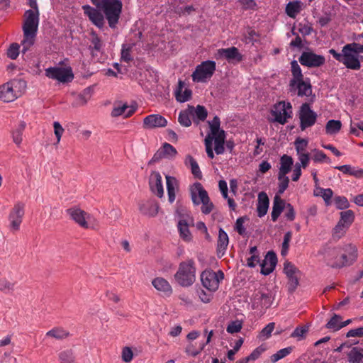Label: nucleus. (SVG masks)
<instances>
[{"label":"nucleus","instance_id":"nucleus-1","mask_svg":"<svg viewBox=\"0 0 363 363\" xmlns=\"http://www.w3.org/2000/svg\"><path fill=\"white\" fill-rule=\"evenodd\" d=\"M319 253L323 255L327 264L333 268L351 265L357 257V247L350 244L335 247L325 246Z\"/></svg>","mask_w":363,"mask_h":363},{"label":"nucleus","instance_id":"nucleus-2","mask_svg":"<svg viewBox=\"0 0 363 363\" xmlns=\"http://www.w3.org/2000/svg\"><path fill=\"white\" fill-rule=\"evenodd\" d=\"M40 21V11L27 10L23 15L22 30L23 39L21 41L22 54L26 52L34 45Z\"/></svg>","mask_w":363,"mask_h":363},{"label":"nucleus","instance_id":"nucleus-3","mask_svg":"<svg viewBox=\"0 0 363 363\" xmlns=\"http://www.w3.org/2000/svg\"><path fill=\"white\" fill-rule=\"evenodd\" d=\"M92 4L101 12L108 21L111 28H115L122 11L121 0H91Z\"/></svg>","mask_w":363,"mask_h":363},{"label":"nucleus","instance_id":"nucleus-4","mask_svg":"<svg viewBox=\"0 0 363 363\" xmlns=\"http://www.w3.org/2000/svg\"><path fill=\"white\" fill-rule=\"evenodd\" d=\"M26 86L25 80L13 79L0 86V99L4 102L13 101L23 94Z\"/></svg>","mask_w":363,"mask_h":363},{"label":"nucleus","instance_id":"nucleus-5","mask_svg":"<svg viewBox=\"0 0 363 363\" xmlns=\"http://www.w3.org/2000/svg\"><path fill=\"white\" fill-rule=\"evenodd\" d=\"M174 278L182 286H191L196 281V263L194 260L188 259L182 262L174 274Z\"/></svg>","mask_w":363,"mask_h":363},{"label":"nucleus","instance_id":"nucleus-6","mask_svg":"<svg viewBox=\"0 0 363 363\" xmlns=\"http://www.w3.org/2000/svg\"><path fill=\"white\" fill-rule=\"evenodd\" d=\"M211 133L206 137L213 138L214 141V150L217 155H222L225 151V132L220 129V121L218 116H216L211 121H208Z\"/></svg>","mask_w":363,"mask_h":363},{"label":"nucleus","instance_id":"nucleus-7","mask_svg":"<svg viewBox=\"0 0 363 363\" xmlns=\"http://www.w3.org/2000/svg\"><path fill=\"white\" fill-rule=\"evenodd\" d=\"M328 52L337 61L344 65L347 69L359 70L361 68L359 56L344 47H342L341 52H338L334 49H330Z\"/></svg>","mask_w":363,"mask_h":363},{"label":"nucleus","instance_id":"nucleus-8","mask_svg":"<svg viewBox=\"0 0 363 363\" xmlns=\"http://www.w3.org/2000/svg\"><path fill=\"white\" fill-rule=\"evenodd\" d=\"M216 68L214 61L206 60L197 65L191 74L194 82H206L213 75Z\"/></svg>","mask_w":363,"mask_h":363},{"label":"nucleus","instance_id":"nucleus-9","mask_svg":"<svg viewBox=\"0 0 363 363\" xmlns=\"http://www.w3.org/2000/svg\"><path fill=\"white\" fill-rule=\"evenodd\" d=\"M271 114L274 116V122L284 125L292 118V106L289 102L279 101L273 106Z\"/></svg>","mask_w":363,"mask_h":363},{"label":"nucleus","instance_id":"nucleus-10","mask_svg":"<svg viewBox=\"0 0 363 363\" xmlns=\"http://www.w3.org/2000/svg\"><path fill=\"white\" fill-rule=\"evenodd\" d=\"M45 76L49 79L67 84L74 79V74L70 67H53L45 69Z\"/></svg>","mask_w":363,"mask_h":363},{"label":"nucleus","instance_id":"nucleus-11","mask_svg":"<svg viewBox=\"0 0 363 363\" xmlns=\"http://www.w3.org/2000/svg\"><path fill=\"white\" fill-rule=\"evenodd\" d=\"M223 279L224 274L221 270L217 272L211 269L205 270L201 274L202 285L211 291H216L218 289L220 281Z\"/></svg>","mask_w":363,"mask_h":363},{"label":"nucleus","instance_id":"nucleus-12","mask_svg":"<svg viewBox=\"0 0 363 363\" xmlns=\"http://www.w3.org/2000/svg\"><path fill=\"white\" fill-rule=\"evenodd\" d=\"M176 213L179 217L178 230L180 237L184 241H190L191 240V235L189 226L192 223V218L186 212V210L182 208H177Z\"/></svg>","mask_w":363,"mask_h":363},{"label":"nucleus","instance_id":"nucleus-13","mask_svg":"<svg viewBox=\"0 0 363 363\" xmlns=\"http://www.w3.org/2000/svg\"><path fill=\"white\" fill-rule=\"evenodd\" d=\"M317 117V113L311 108L308 104H303L300 108L298 115L301 130H305L306 128L313 126L316 122Z\"/></svg>","mask_w":363,"mask_h":363},{"label":"nucleus","instance_id":"nucleus-14","mask_svg":"<svg viewBox=\"0 0 363 363\" xmlns=\"http://www.w3.org/2000/svg\"><path fill=\"white\" fill-rule=\"evenodd\" d=\"M298 62L303 66L309 68H315L323 66L325 63L323 55H318L311 50L303 51L298 58Z\"/></svg>","mask_w":363,"mask_h":363},{"label":"nucleus","instance_id":"nucleus-15","mask_svg":"<svg viewBox=\"0 0 363 363\" xmlns=\"http://www.w3.org/2000/svg\"><path fill=\"white\" fill-rule=\"evenodd\" d=\"M289 92L291 95L298 96H308L312 93V86L309 79H301L299 81H289Z\"/></svg>","mask_w":363,"mask_h":363},{"label":"nucleus","instance_id":"nucleus-16","mask_svg":"<svg viewBox=\"0 0 363 363\" xmlns=\"http://www.w3.org/2000/svg\"><path fill=\"white\" fill-rule=\"evenodd\" d=\"M24 208L25 205L18 202L15 204L11 211L9 216V220L10 223V228L12 230L17 231L19 230L25 213Z\"/></svg>","mask_w":363,"mask_h":363},{"label":"nucleus","instance_id":"nucleus-17","mask_svg":"<svg viewBox=\"0 0 363 363\" xmlns=\"http://www.w3.org/2000/svg\"><path fill=\"white\" fill-rule=\"evenodd\" d=\"M354 218V215L352 210L342 211L340 213V220L335 228L334 234L340 238L345 231V229L348 228L352 223Z\"/></svg>","mask_w":363,"mask_h":363},{"label":"nucleus","instance_id":"nucleus-18","mask_svg":"<svg viewBox=\"0 0 363 363\" xmlns=\"http://www.w3.org/2000/svg\"><path fill=\"white\" fill-rule=\"evenodd\" d=\"M284 271L289 279V291L293 292L296 290L298 285V279L296 276V273L299 272V271L294 264L289 262H285Z\"/></svg>","mask_w":363,"mask_h":363},{"label":"nucleus","instance_id":"nucleus-19","mask_svg":"<svg viewBox=\"0 0 363 363\" xmlns=\"http://www.w3.org/2000/svg\"><path fill=\"white\" fill-rule=\"evenodd\" d=\"M216 55L217 57L225 58L229 62L233 63L240 62L242 60V55L236 47L218 49Z\"/></svg>","mask_w":363,"mask_h":363},{"label":"nucleus","instance_id":"nucleus-20","mask_svg":"<svg viewBox=\"0 0 363 363\" xmlns=\"http://www.w3.org/2000/svg\"><path fill=\"white\" fill-rule=\"evenodd\" d=\"M66 212L69 218L74 220L75 223H77L81 227L84 228H88L86 220L89 218V215L84 211L77 207H73L67 209Z\"/></svg>","mask_w":363,"mask_h":363},{"label":"nucleus","instance_id":"nucleus-21","mask_svg":"<svg viewBox=\"0 0 363 363\" xmlns=\"http://www.w3.org/2000/svg\"><path fill=\"white\" fill-rule=\"evenodd\" d=\"M167 125V119L160 114L148 115L143 119V128L145 129L164 128Z\"/></svg>","mask_w":363,"mask_h":363},{"label":"nucleus","instance_id":"nucleus-22","mask_svg":"<svg viewBox=\"0 0 363 363\" xmlns=\"http://www.w3.org/2000/svg\"><path fill=\"white\" fill-rule=\"evenodd\" d=\"M84 13L89 17L90 21L97 27L101 28L104 25V16L97 8L94 9L89 5L83 6Z\"/></svg>","mask_w":363,"mask_h":363},{"label":"nucleus","instance_id":"nucleus-23","mask_svg":"<svg viewBox=\"0 0 363 363\" xmlns=\"http://www.w3.org/2000/svg\"><path fill=\"white\" fill-rule=\"evenodd\" d=\"M277 263V255L273 251H269L267 253L264 259L260 264L261 273L264 275H269L271 274Z\"/></svg>","mask_w":363,"mask_h":363},{"label":"nucleus","instance_id":"nucleus-24","mask_svg":"<svg viewBox=\"0 0 363 363\" xmlns=\"http://www.w3.org/2000/svg\"><path fill=\"white\" fill-rule=\"evenodd\" d=\"M150 187L152 193L159 198L164 195V189L162 186V177L158 172H153L150 177Z\"/></svg>","mask_w":363,"mask_h":363},{"label":"nucleus","instance_id":"nucleus-25","mask_svg":"<svg viewBox=\"0 0 363 363\" xmlns=\"http://www.w3.org/2000/svg\"><path fill=\"white\" fill-rule=\"evenodd\" d=\"M139 210L145 216L155 217L158 213L159 205L155 200L150 199L140 202Z\"/></svg>","mask_w":363,"mask_h":363},{"label":"nucleus","instance_id":"nucleus-26","mask_svg":"<svg viewBox=\"0 0 363 363\" xmlns=\"http://www.w3.org/2000/svg\"><path fill=\"white\" fill-rule=\"evenodd\" d=\"M135 111V108L133 106H129L127 104H123L119 101L114 104L113 108L111 111L112 117L123 116L128 118L131 116Z\"/></svg>","mask_w":363,"mask_h":363},{"label":"nucleus","instance_id":"nucleus-27","mask_svg":"<svg viewBox=\"0 0 363 363\" xmlns=\"http://www.w3.org/2000/svg\"><path fill=\"white\" fill-rule=\"evenodd\" d=\"M272 303V296L269 294L257 291L253 297L252 306L254 308L261 307L262 308H268Z\"/></svg>","mask_w":363,"mask_h":363},{"label":"nucleus","instance_id":"nucleus-28","mask_svg":"<svg viewBox=\"0 0 363 363\" xmlns=\"http://www.w3.org/2000/svg\"><path fill=\"white\" fill-rule=\"evenodd\" d=\"M190 196L193 203L199 206V200H203L208 196L207 191L201 183L196 182L190 188Z\"/></svg>","mask_w":363,"mask_h":363},{"label":"nucleus","instance_id":"nucleus-29","mask_svg":"<svg viewBox=\"0 0 363 363\" xmlns=\"http://www.w3.org/2000/svg\"><path fill=\"white\" fill-rule=\"evenodd\" d=\"M229 243V238L228 234L223 228H220L218 231V238L217 240V255L218 257H222L227 250Z\"/></svg>","mask_w":363,"mask_h":363},{"label":"nucleus","instance_id":"nucleus-30","mask_svg":"<svg viewBox=\"0 0 363 363\" xmlns=\"http://www.w3.org/2000/svg\"><path fill=\"white\" fill-rule=\"evenodd\" d=\"M286 202L278 195H276L273 200L272 211L271 213L272 220L275 222L286 207Z\"/></svg>","mask_w":363,"mask_h":363},{"label":"nucleus","instance_id":"nucleus-31","mask_svg":"<svg viewBox=\"0 0 363 363\" xmlns=\"http://www.w3.org/2000/svg\"><path fill=\"white\" fill-rule=\"evenodd\" d=\"M153 286L165 296H169L172 293V289L169 283L162 277H157L152 281Z\"/></svg>","mask_w":363,"mask_h":363},{"label":"nucleus","instance_id":"nucleus-32","mask_svg":"<svg viewBox=\"0 0 363 363\" xmlns=\"http://www.w3.org/2000/svg\"><path fill=\"white\" fill-rule=\"evenodd\" d=\"M269 205V200L266 193L260 192L258 194L257 211L259 217L262 218L267 214Z\"/></svg>","mask_w":363,"mask_h":363},{"label":"nucleus","instance_id":"nucleus-33","mask_svg":"<svg viewBox=\"0 0 363 363\" xmlns=\"http://www.w3.org/2000/svg\"><path fill=\"white\" fill-rule=\"evenodd\" d=\"M69 335V332L61 327H55L48 331L45 334V337H52L58 340H64L68 337Z\"/></svg>","mask_w":363,"mask_h":363},{"label":"nucleus","instance_id":"nucleus-34","mask_svg":"<svg viewBox=\"0 0 363 363\" xmlns=\"http://www.w3.org/2000/svg\"><path fill=\"white\" fill-rule=\"evenodd\" d=\"M350 363L363 362V348L354 347L347 354Z\"/></svg>","mask_w":363,"mask_h":363},{"label":"nucleus","instance_id":"nucleus-35","mask_svg":"<svg viewBox=\"0 0 363 363\" xmlns=\"http://www.w3.org/2000/svg\"><path fill=\"white\" fill-rule=\"evenodd\" d=\"M194 115V106H189V108L182 111L179 113L178 117L179 123L184 127H189L191 125V121L190 119V116Z\"/></svg>","mask_w":363,"mask_h":363},{"label":"nucleus","instance_id":"nucleus-36","mask_svg":"<svg viewBox=\"0 0 363 363\" xmlns=\"http://www.w3.org/2000/svg\"><path fill=\"white\" fill-rule=\"evenodd\" d=\"M185 164L189 166L191 172L195 178L198 179H202V173L200 170L199 166L197 162L191 155H187L185 160Z\"/></svg>","mask_w":363,"mask_h":363},{"label":"nucleus","instance_id":"nucleus-37","mask_svg":"<svg viewBox=\"0 0 363 363\" xmlns=\"http://www.w3.org/2000/svg\"><path fill=\"white\" fill-rule=\"evenodd\" d=\"M167 189L168 200L169 203H173L175 200V189L177 186V180L174 177L166 176Z\"/></svg>","mask_w":363,"mask_h":363},{"label":"nucleus","instance_id":"nucleus-38","mask_svg":"<svg viewBox=\"0 0 363 363\" xmlns=\"http://www.w3.org/2000/svg\"><path fill=\"white\" fill-rule=\"evenodd\" d=\"M356 40L359 43H348L343 47L349 51L359 55V53H363V34L358 35L356 38Z\"/></svg>","mask_w":363,"mask_h":363},{"label":"nucleus","instance_id":"nucleus-39","mask_svg":"<svg viewBox=\"0 0 363 363\" xmlns=\"http://www.w3.org/2000/svg\"><path fill=\"white\" fill-rule=\"evenodd\" d=\"M301 2L294 1L289 2L285 9L286 13L292 18H295L296 15L301 11Z\"/></svg>","mask_w":363,"mask_h":363},{"label":"nucleus","instance_id":"nucleus-40","mask_svg":"<svg viewBox=\"0 0 363 363\" xmlns=\"http://www.w3.org/2000/svg\"><path fill=\"white\" fill-rule=\"evenodd\" d=\"M294 160L291 156L284 155L280 160V167L279 173L288 174L293 165Z\"/></svg>","mask_w":363,"mask_h":363},{"label":"nucleus","instance_id":"nucleus-41","mask_svg":"<svg viewBox=\"0 0 363 363\" xmlns=\"http://www.w3.org/2000/svg\"><path fill=\"white\" fill-rule=\"evenodd\" d=\"M294 347L289 346L283 349L279 350L276 353L270 356L269 360L271 363H276L279 360L284 359V357L289 355L294 350Z\"/></svg>","mask_w":363,"mask_h":363},{"label":"nucleus","instance_id":"nucleus-42","mask_svg":"<svg viewBox=\"0 0 363 363\" xmlns=\"http://www.w3.org/2000/svg\"><path fill=\"white\" fill-rule=\"evenodd\" d=\"M291 72L292 78L290 81H299L304 79L301 68L296 60L291 62Z\"/></svg>","mask_w":363,"mask_h":363},{"label":"nucleus","instance_id":"nucleus-43","mask_svg":"<svg viewBox=\"0 0 363 363\" xmlns=\"http://www.w3.org/2000/svg\"><path fill=\"white\" fill-rule=\"evenodd\" d=\"M26 126V123L24 121H21L16 128L12 132L13 141L16 145H20L22 142L23 132L24 131Z\"/></svg>","mask_w":363,"mask_h":363},{"label":"nucleus","instance_id":"nucleus-44","mask_svg":"<svg viewBox=\"0 0 363 363\" xmlns=\"http://www.w3.org/2000/svg\"><path fill=\"white\" fill-rule=\"evenodd\" d=\"M60 363H76L75 356L72 350L62 351L58 354Z\"/></svg>","mask_w":363,"mask_h":363},{"label":"nucleus","instance_id":"nucleus-45","mask_svg":"<svg viewBox=\"0 0 363 363\" xmlns=\"http://www.w3.org/2000/svg\"><path fill=\"white\" fill-rule=\"evenodd\" d=\"M250 254L251 256L247 259V265L250 267H255L260 261L256 246L250 247Z\"/></svg>","mask_w":363,"mask_h":363},{"label":"nucleus","instance_id":"nucleus-46","mask_svg":"<svg viewBox=\"0 0 363 363\" xmlns=\"http://www.w3.org/2000/svg\"><path fill=\"white\" fill-rule=\"evenodd\" d=\"M342 318L340 315L334 314L330 320L325 325L326 328L337 331L340 329Z\"/></svg>","mask_w":363,"mask_h":363},{"label":"nucleus","instance_id":"nucleus-47","mask_svg":"<svg viewBox=\"0 0 363 363\" xmlns=\"http://www.w3.org/2000/svg\"><path fill=\"white\" fill-rule=\"evenodd\" d=\"M309 330L307 325H301L296 328V329L291 334V337L297 338L298 340H303Z\"/></svg>","mask_w":363,"mask_h":363},{"label":"nucleus","instance_id":"nucleus-48","mask_svg":"<svg viewBox=\"0 0 363 363\" xmlns=\"http://www.w3.org/2000/svg\"><path fill=\"white\" fill-rule=\"evenodd\" d=\"M342 126L340 121L330 120L325 125V130L328 134H335L337 133Z\"/></svg>","mask_w":363,"mask_h":363},{"label":"nucleus","instance_id":"nucleus-49","mask_svg":"<svg viewBox=\"0 0 363 363\" xmlns=\"http://www.w3.org/2000/svg\"><path fill=\"white\" fill-rule=\"evenodd\" d=\"M287 174H278V180H279V190L278 192L281 194H283L286 189L288 188L289 179L286 176Z\"/></svg>","mask_w":363,"mask_h":363},{"label":"nucleus","instance_id":"nucleus-50","mask_svg":"<svg viewBox=\"0 0 363 363\" xmlns=\"http://www.w3.org/2000/svg\"><path fill=\"white\" fill-rule=\"evenodd\" d=\"M164 157L169 159L175 157L177 154V151L172 145L167 143H164L161 147Z\"/></svg>","mask_w":363,"mask_h":363},{"label":"nucleus","instance_id":"nucleus-51","mask_svg":"<svg viewBox=\"0 0 363 363\" xmlns=\"http://www.w3.org/2000/svg\"><path fill=\"white\" fill-rule=\"evenodd\" d=\"M200 204H202L201 211L204 214H209L214 208V205L211 201L209 196L203 200H199V205Z\"/></svg>","mask_w":363,"mask_h":363},{"label":"nucleus","instance_id":"nucleus-52","mask_svg":"<svg viewBox=\"0 0 363 363\" xmlns=\"http://www.w3.org/2000/svg\"><path fill=\"white\" fill-rule=\"evenodd\" d=\"M103 47V43L99 38V37L94 33H92V38L91 40V45L89 46V49L91 50H95L97 52H100Z\"/></svg>","mask_w":363,"mask_h":363},{"label":"nucleus","instance_id":"nucleus-53","mask_svg":"<svg viewBox=\"0 0 363 363\" xmlns=\"http://www.w3.org/2000/svg\"><path fill=\"white\" fill-rule=\"evenodd\" d=\"M292 238V233L289 231L284 234V240L282 242L281 255L282 256H285L287 255L289 248V242Z\"/></svg>","mask_w":363,"mask_h":363},{"label":"nucleus","instance_id":"nucleus-54","mask_svg":"<svg viewBox=\"0 0 363 363\" xmlns=\"http://www.w3.org/2000/svg\"><path fill=\"white\" fill-rule=\"evenodd\" d=\"M191 91L190 89H186L183 93L182 91L177 90L175 93V97L177 101L179 102H186L191 99Z\"/></svg>","mask_w":363,"mask_h":363},{"label":"nucleus","instance_id":"nucleus-55","mask_svg":"<svg viewBox=\"0 0 363 363\" xmlns=\"http://www.w3.org/2000/svg\"><path fill=\"white\" fill-rule=\"evenodd\" d=\"M20 45L18 43H12L7 50V56L11 60H16L19 55Z\"/></svg>","mask_w":363,"mask_h":363},{"label":"nucleus","instance_id":"nucleus-56","mask_svg":"<svg viewBox=\"0 0 363 363\" xmlns=\"http://www.w3.org/2000/svg\"><path fill=\"white\" fill-rule=\"evenodd\" d=\"M194 115L200 121H205L208 116L206 108L201 105H198L196 108H194Z\"/></svg>","mask_w":363,"mask_h":363},{"label":"nucleus","instance_id":"nucleus-57","mask_svg":"<svg viewBox=\"0 0 363 363\" xmlns=\"http://www.w3.org/2000/svg\"><path fill=\"white\" fill-rule=\"evenodd\" d=\"M333 201L338 209H345L349 207V202L345 196H335Z\"/></svg>","mask_w":363,"mask_h":363},{"label":"nucleus","instance_id":"nucleus-58","mask_svg":"<svg viewBox=\"0 0 363 363\" xmlns=\"http://www.w3.org/2000/svg\"><path fill=\"white\" fill-rule=\"evenodd\" d=\"M313 160L315 162L330 163V159L321 150H315V154L313 156Z\"/></svg>","mask_w":363,"mask_h":363},{"label":"nucleus","instance_id":"nucleus-59","mask_svg":"<svg viewBox=\"0 0 363 363\" xmlns=\"http://www.w3.org/2000/svg\"><path fill=\"white\" fill-rule=\"evenodd\" d=\"M242 328V323L239 320L230 322L226 328V331L228 333H238Z\"/></svg>","mask_w":363,"mask_h":363},{"label":"nucleus","instance_id":"nucleus-60","mask_svg":"<svg viewBox=\"0 0 363 363\" xmlns=\"http://www.w3.org/2000/svg\"><path fill=\"white\" fill-rule=\"evenodd\" d=\"M320 196L325 201V203L327 206L330 205L331 203V198L333 196V192L330 189H320Z\"/></svg>","mask_w":363,"mask_h":363},{"label":"nucleus","instance_id":"nucleus-61","mask_svg":"<svg viewBox=\"0 0 363 363\" xmlns=\"http://www.w3.org/2000/svg\"><path fill=\"white\" fill-rule=\"evenodd\" d=\"M131 48L130 46H127L126 45H123L121 50V60L124 62H129L133 60V57L130 55Z\"/></svg>","mask_w":363,"mask_h":363},{"label":"nucleus","instance_id":"nucleus-62","mask_svg":"<svg viewBox=\"0 0 363 363\" xmlns=\"http://www.w3.org/2000/svg\"><path fill=\"white\" fill-rule=\"evenodd\" d=\"M275 323H269L261 331L260 335L264 339H268L274 329Z\"/></svg>","mask_w":363,"mask_h":363},{"label":"nucleus","instance_id":"nucleus-63","mask_svg":"<svg viewBox=\"0 0 363 363\" xmlns=\"http://www.w3.org/2000/svg\"><path fill=\"white\" fill-rule=\"evenodd\" d=\"M205 344L203 343L199 349H196L192 344H190L186 347V352L191 356L196 357L203 350Z\"/></svg>","mask_w":363,"mask_h":363},{"label":"nucleus","instance_id":"nucleus-64","mask_svg":"<svg viewBox=\"0 0 363 363\" xmlns=\"http://www.w3.org/2000/svg\"><path fill=\"white\" fill-rule=\"evenodd\" d=\"M265 347L261 345L255 349L252 353L247 356V358H249L250 361H255L260 357V355L265 351Z\"/></svg>","mask_w":363,"mask_h":363}]
</instances>
